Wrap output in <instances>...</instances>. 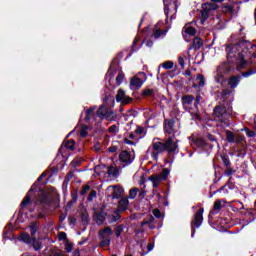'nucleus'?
I'll return each mask as SVG.
<instances>
[{
  "instance_id": "obj_13",
  "label": "nucleus",
  "mask_w": 256,
  "mask_h": 256,
  "mask_svg": "<svg viewBox=\"0 0 256 256\" xmlns=\"http://www.w3.org/2000/svg\"><path fill=\"white\" fill-rule=\"evenodd\" d=\"M143 87V80H141L139 77L134 76L130 81V88L132 90L135 89H141Z\"/></svg>"
},
{
  "instance_id": "obj_7",
  "label": "nucleus",
  "mask_w": 256,
  "mask_h": 256,
  "mask_svg": "<svg viewBox=\"0 0 256 256\" xmlns=\"http://www.w3.org/2000/svg\"><path fill=\"white\" fill-rule=\"evenodd\" d=\"M119 160L123 165H131L135 160V153L124 150L119 154Z\"/></svg>"
},
{
  "instance_id": "obj_35",
  "label": "nucleus",
  "mask_w": 256,
  "mask_h": 256,
  "mask_svg": "<svg viewBox=\"0 0 256 256\" xmlns=\"http://www.w3.org/2000/svg\"><path fill=\"white\" fill-rule=\"evenodd\" d=\"M125 79V74L123 72H120L116 77V83L117 85H121L123 83V80Z\"/></svg>"
},
{
  "instance_id": "obj_47",
  "label": "nucleus",
  "mask_w": 256,
  "mask_h": 256,
  "mask_svg": "<svg viewBox=\"0 0 256 256\" xmlns=\"http://www.w3.org/2000/svg\"><path fill=\"white\" fill-rule=\"evenodd\" d=\"M108 131H109V133L115 134L119 131V128H117V125H112L109 127Z\"/></svg>"
},
{
  "instance_id": "obj_29",
  "label": "nucleus",
  "mask_w": 256,
  "mask_h": 256,
  "mask_svg": "<svg viewBox=\"0 0 256 256\" xmlns=\"http://www.w3.org/2000/svg\"><path fill=\"white\" fill-rule=\"evenodd\" d=\"M235 134L230 130H226V139L228 143H235Z\"/></svg>"
},
{
  "instance_id": "obj_57",
  "label": "nucleus",
  "mask_w": 256,
  "mask_h": 256,
  "mask_svg": "<svg viewBox=\"0 0 256 256\" xmlns=\"http://www.w3.org/2000/svg\"><path fill=\"white\" fill-rule=\"evenodd\" d=\"M253 73H255V72H253V70H249L247 72H243L242 73V77H250V75H253Z\"/></svg>"
},
{
  "instance_id": "obj_46",
  "label": "nucleus",
  "mask_w": 256,
  "mask_h": 256,
  "mask_svg": "<svg viewBox=\"0 0 256 256\" xmlns=\"http://www.w3.org/2000/svg\"><path fill=\"white\" fill-rule=\"evenodd\" d=\"M97 197V192L95 190H92L88 196V201H93Z\"/></svg>"
},
{
  "instance_id": "obj_52",
  "label": "nucleus",
  "mask_w": 256,
  "mask_h": 256,
  "mask_svg": "<svg viewBox=\"0 0 256 256\" xmlns=\"http://www.w3.org/2000/svg\"><path fill=\"white\" fill-rule=\"evenodd\" d=\"M87 135V126H82L80 130V136L85 137Z\"/></svg>"
},
{
  "instance_id": "obj_14",
  "label": "nucleus",
  "mask_w": 256,
  "mask_h": 256,
  "mask_svg": "<svg viewBox=\"0 0 256 256\" xmlns=\"http://www.w3.org/2000/svg\"><path fill=\"white\" fill-rule=\"evenodd\" d=\"M164 129L166 133L171 135L175 131V121L174 120H165L164 122Z\"/></svg>"
},
{
  "instance_id": "obj_5",
  "label": "nucleus",
  "mask_w": 256,
  "mask_h": 256,
  "mask_svg": "<svg viewBox=\"0 0 256 256\" xmlns=\"http://www.w3.org/2000/svg\"><path fill=\"white\" fill-rule=\"evenodd\" d=\"M169 177V169L164 168L159 174H154L149 177V181L152 183V187L155 189L163 183V181H167Z\"/></svg>"
},
{
  "instance_id": "obj_40",
  "label": "nucleus",
  "mask_w": 256,
  "mask_h": 256,
  "mask_svg": "<svg viewBox=\"0 0 256 256\" xmlns=\"http://www.w3.org/2000/svg\"><path fill=\"white\" fill-rule=\"evenodd\" d=\"M222 161H223L225 167H231V161L229 160V157L222 156Z\"/></svg>"
},
{
  "instance_id": "obj_56",
  "label": "nucleus",
  "mask_w": 256,
  "mask_h": 256,
  "mask_svg": "<svg viewBox=\"0 0 256 256\" xmlns=\"http://www.w3.org/2000/svg\"><path fill=\"white\" fill-rule=\"evenodd\" d=\"M155 221V218L153 216L149 217V221H143L141 225H147L149 223H153Z\"/></svg>"
},
{
  "instance_id": "obj_58",
  "label": "nucleus",
  "mask_w": 256,
  "mask_h": 256,
  "mask_svg": "<svg viewBox=\"0 0 256 256\" xmlns=\"http://www.w3.org/2000/svg\"><path fill=\"white\" fill-rule=\"evenodd\" d=\"M153 215L159 219V217H161V211H159V209H155L153 210Z\"/></svg>"
},
{
  "instance_id": "obj_53",
  "label": "nucleus",
  "mask_w": 256,
  "mask_h": 256,
  "mask_svg": "<svg viewBox=\"0 0 256 256\" xmlns=\"http://www.w3.org/2000/svg\"><path fill=\"white\" fill-rule=\"evenodd\" d=\"M65 250L67 253H71V251H73V244L66 243Z\"/></svg>"
},
{
  "instance_id": "obj_28",
  "label": "nucleus",
  "mask_w": 256,
  "mask_h": 256,
  "mask_svg": "<svg viewBox=\"0 0 256 256\" xmlns=\"http://www.w3.org/2000/svg\"><path fill=\"white\" fill-rule=\"evenodd\" d=\"M203 7L206 8V10H208L210 13H211V11H215V10L219 9V5H217L215 3H209V2L205 3L203 5Z\"/></svg>"
},
{
  "instance_id": "obj_24",
  "label": "nucleus",
  "mask_w": 256,
  "mask_h": 256,
  "mask_svg": "<svg viewBox=\"0 0 256 256\" xmlns=\"http://www.w3.org/2000/svg\"><path fill=\"white\" fill-rule=\"evenodd\" d=\"M194 100L195 97H193L192 95H186L182 98V103L185 107H187V105H191V103H193Z\"/></svg>"
},
{
  "instance_id": "obj_60",
  "label": "nucleus",
  "mask_w": 256,
  "mask_h": 256,
  "mask_svg": "<svg viewBox=\"0 0 256 256\" xmlns=\"http://www.w3.org/2000/svg\"><path fill=\"white\" fill-rule=\"evenodd\" d=\"M72 256H81V252L79 250H74Z\"/></svg>"
},
{
  "instance_id": "obj_18",
  "label": "nucleus",
  "mask_w": 256,
  "mask_h": 256,
  "mask_svg": "<svg viewBox=\"0 0 256 256\" xmlns=\"http://www.w3.org/2000/svg\"><path fill=\"white\" fill-rule=\"evenodd\" d=\"M127 207H129V199L127 198H122L119 203H118V209L117 211H119L121 213V211H125V209H127Z\"/></svg>"
},
{
  "instance_id": "obj_48",
  "label": "nucleus",
  "mask_w": 256,
  "mask_h": 256,
  "mask_svg": "<svg viewBox=\"0 0 256 256\" xmlns=\"http://www.w3.org/2000/svg\"><path fill=\"white\" fill-rule=\"evenodd\" d=\"M244 131H246L247 137H255L256 136V133L249 130V128H244Z\"/></svg>"
},
{
  "instance_id": "obj_26",
  "label": "nucleus",
  "mask_w": 256,
  "mask_h": 256,
  "mask_svg": "<svg viewBox=\"0 0 256 256\" xmlns=\"http://www.w3.org/2000/svg\"><path fill=\"white\" fill-rule=\"evenodd\" d=\"M127 97L125 94V91L123 89H119L118 93L116 95V101L117 103H122V101Z\"/></svg>"
},
{
  "instance_id": "obj_64",
  "label": "nucleus",
  "mask_w": 256,
  "mask_h": 256,
  "mask_svg": "<svg viewBox=\"0 0 256 256\" xmlns=\"http://www.w3.org/2000/svg\"><path fill=\"white\" fill-rule=\"evenodd\" d=\"M152 45H153V41L148 40V41L146 42V46H147V47H151Z\"/></svg>"
},
{
  "instance_id": "obj_37",
  "label": "nucleus",
  "mask_w": 256,
  "mask_h": 256,
  "mask_svg": "<svg viewBox=\"0 0 256 256\" xmlns=\"http://www.w3.org/2000/svg\"><path fill=\"white\" fill-rule=\"evenodd\" d=\"M108 175L109 177H115V175H117V168L110 166L108 168Z\"/></svg>"
},
{
  "instance_id": "obj_49",
  "label": "nucleus",
  "mask_w": 256,
  "mask_h": 256,
  "mask_svg": "<svg viewBox=\"0 0 256 256\" xmlns=\"http://www.w3.org/2000/svg\"><path fill=\"white\" fill-rule=\"evenodd\" d=\"M131 101H133V99H131V97L126 96L123 100H122V105H129V103H131Z\"/></svg>"
},
{
  "instance_id": "obj_1",
  "label": "nucleus",
  "mask_w": 256,
  "mask_h": 256,
  "mask_svg": "<svg viewBox=\"0 0 256 256\" xmlns=\"http://www.w3.org/2000/svg\"><path fill=\"white\" fill-rule=\"evenodd\" d=\"M249 43L239 42L237 44H230L226 47L227 59H234L236 61L239 69H243L245 65L253 63L255 59V53L251 54L249 51Z\"/></svg>"
},
{
  "instance_id": "obj_31",
  "label": "nucleus",
  "mask_w": 256,
  "mask_h": 256,
  "mask_svg": "<svg viewBox=\"0 0 256 256\" xmlns=\"http://www.w3.org/2000/svg\"><path fill=\"white\" fill-rule=\"evenodd\" d=\"M20 239H21V241H24V243H31V241H32L31 236H29V234H27V233L21 234Z\"/></svg>"
},
{
  "instance_id": "obj_4",
  "label": "nucleus",
  "mask_w": 256,
  "mask_h": 256,
  "mask_svg": "<svg viewBox=\"0 0 256 256\" xmlns=\"http://www.w3.org/2000/svg\"><path fill=\"white\" fill-rule=\"evenodd\" d=\"M164 143V149L168 155L179 153V140L175 136H170Z\"/></svg>"
},
{
  "instance_id": "obj_20",
  "label": "nucleus",
  "mask_w": 256,
  "mask_h": 256,
  "mask_svg": "<svg viewBox=\"0 0 256 256\" xmlns=\"http://www.w3.org/2000/svg\"><path fill=\"white\" fill-rule=\"evenodd\" d=\"M209 15H211V12L209 10H206L203 6V10L201 11V16H200V23L201 25H205V21L209 19Z\"/></svg>"
},
{
  "instance_id": "obj_23",
  "label": "nucleus",
  "mask_w": 256,
  "mask_h": 256,
  "mask_svg": "<svg viewBox=\"0 0 256 256\" xmlns=\"http://www.w3.org/2000/svg\"><path fill=\"white\" fill-rule=\"evenodd\" d=\"M200 47H203V40L201 38H194L192 46L189 49L198 50Z\"/></svg>"
},
{
  "instance_id": "obj_61",
  "label": "nucleus",
  "mask_w": 256,
  "mask_h": 256,
  "mask_svg": "<svg viewBox=\"0 0 256 256\" xmlns=\"http://www.w3.org/2000/svg\"><path fill=\"white\" fill-rule=\"evenodd\" d=\"M115 151H117V147H110L109 148L110 153H115Z\"/></svg>"
},
{
  "instance_id": "obj_42",
  "label": "nucleus",
  "mask_w": 256,
  "mask_h": 256,
  "mask_svg": "<svg viewBox=\"0 0 256 256\" xmlns=\"http://www.w3.org/2000/svg\"><path fill=\"white\" fill-rule=\"evenodd\" d=\"M142 95H143V97H151V96H153V90H151V89H146V90H144V91L142 92Z\"/></svg>"
},
{
  "instance_id": "obj_63",
  "label": "nucleus",
  "mask_w": 256,
  "mask_h": 256,
  "mask_svg": "<svg viewBox=\"0 0 256 256\" xmlns=\"http://www.w3.org/2000/svg\"><path fill=\"white\" fill-rule=\"evenodd\" d=\"M136 133H139V135H141V133H143V128L138 127V128L136 129Z\"/></svg>"
},
{
  "instance_id": "obj_59",
  "label": "nucleus",
  "mask_w": 256,
  "mask_h": 256,
  "mask_svg": "<svg viewBox=\"0 0 256 256\" xmlns=\"http://www.w3.org/2000/svg\"><path fill=\"white\" fill-rule=\"evenodd\" d=\"M89 189H91V187H89V185L84 186L82 189V193H87V191H89Z\"/></svg>"
},
{
  "instance_id": "obj_17",
  "label": "nucleus",
  "mask_w": 256,
  "mask_h": 256,
  "mask_svg": "<svg viewBox=\"0 0 256 256\" xmlns=\"http://www.w3.org/2000/svg\"><path fill=\"white\" fill-rule=\"evenodd\" d=\"M167 34V30H161L159 26H155L153 29V37L154 39H159V37H163V35Z\"/></svg>"
},
{
  "instance_id": "obj_3",
  "label": "nucleus",
  "mask_w": 256,
  "mask_h": 256,
  "mask_svg": "<svg viewBox=\"0 0 256 256\" xmlns=\"http://www.w3.org/2000/svg\"><path fill=\"white\" fill-rule=\"evenodd\" d=\"M165 151V144L154 139L151 146L148 148L147 153H150L153 161H159V155H163Z\"/></svg>"
},
{
  "instance_id": "obj_33",
  "label": "nucleus",
  "mask_w": 256,
  "mask_h": 256,
  "mask_svg": "<svg viewBox=\"0 0 256 256\" xmlns=\"http://www.w3.org/2000/svg\"><path fill=\"white\" fill-rule=\"evenodd\" d=\"M40 203L44 204V205H49L51 203V198H49V196L44 195L42 197H40Z\"/></svg>"
},
{
  "instance_id": "obj_10",
  "label": "nucleus",
  "mask_w": 256,
  "mask_h": 256,
  "mask_svg": "<svg viewBox=\"0 0 256 256\" xmlns=\"http://www.w3.org/2000/svg\"><path fill=\"white\" fill-rule=\"evenodd\" d=\"M235 5H237V3L235 2L231 4H224L222 6V13L224 15H230L231 17H233V15H235Z\"/></svg>"
},
{
  "instance_id": "obj_62",
  "label": "nucleus",
  "mask_w": 256,
  "mask_h": 256,
  "mask_svg": "<svg viewBox=\"0 0 256 256\" xmlns=\"http://www.w3.org/2000/svg\"><path fill=\"white\" fill-rule=\"evenodd\" d=\"M124 142L126 143V145H133V141L129 139H125Z\"/></svg>"
},
{
  "instance_id": "obj_19",
  "label": "nucleus",
  "mask_w": 256,
  "mask_h": 256,
  "mask_svg": "<svg viewBox=\"0 0 256 256\" xmlns=\"http://www.w3.org/2000/svg\"><path fill=\"white\" fill-rule=\"evenodd\" d=\"M63 149H69L70 151H73L75 149V140H68L64 145L60 147L59 153H61Z\"/></svg>"
},
{
  "instance_id": "obj_44",
  "label": "nucleus",
  "mask_w": 256,
  "mask_h": 256,
  "mask_svg": "<svg viewBox=\"0 0 256 256\" xmlns=\"http://www.w3.org/2000/svg\"><path fill=\"white\" fill-rule=\"evenodd\" d=\"M121 233H123V226H118V227H116V229H115V235H116V237H120V236H121Z\"/></svg>"
},
{
  "instance_id": "obj_51",
  "label": "nucleus",
  "mask_w": 256,
  "mask_h": 256,
  "mask_svg": "<svg viewBox=\"0 0 256 256\" xmlns=\"http://www.w3.org/2000/svg\"><path fill=\"white\" fill-rule=\"evenodd\" d=\"M30 233H31L32 239H34L35 234L37 233V226H31L30 227Z\"/></svg>"
},
{
  "instance_id": "obj_32",
  "label": "nucleus",
  "mask_w": 256,
  "mask_h": 256,
  "mask_svg": "<svg viewBox=\"0 0 256 256\" xmlns=\"http://www.w3.org/2000/svg\"><path fill=\"white\" fill-rule=\"evenodd\" d=\"M137 193H139L138 188H133L129 191V199H135L137 197Z\"/></svg>"
},
{
  "instance_id": "obj_21",
  "label": "nucleus",
  "mask_w": 256,
  "mask_h": 256,
  "mask_svg": "<svg viewBox=\"0 0 256 256\" xmlns=\"http://www.w3.org/2000/svg\"><path fill=\"white\" fill-rule=\"evenodd\" d=\"M33 190L30 189V191L27 193V195L25 196V198L22 200L21 202V208L22 209H25V207H27L28 205L31 204V192Z\"/></svg>"
},
{
  "instance_id": "obj_34",
  "label": "nucleus",
  "mask_w": 256,
  "mask_h": 256,
  "mask_svg": "<svg viewBox=\"0 0 256 256\" xmlns=\"http://www.w3.org/2000/svg\"><path fill=\"white\" fill-rule=\"evenodd\" d=\"M35 251H39V249H41V242L36 241L35 238H32L31 242Z\"/></svg>"
},
{
  "instance_id": "obj_55",
  "label": "nucleus",
  "mask_w": 256,
  "mask_h": 256,
  "mask_svg": "<svg viewBox=\"0 0 256 256\" xmlns=\"http://www.w3.org/2000/svg\"><path fill=\"white\" fill-rule=\"evenodd\" d=\"M225 175H227L228 177L233 175V168H230V166H228L226 168Z\"/></svg>"
},
{
  "instance_id": "obj_39",
  "label": "nucleus",
  "mask_w": 256,
  "mask_h": 256,
  "mask_svg": "<svg viewBox=\"0 0 256 256\" xmlns=\"http://www.w3.org/2000/svg\"><path fill=\"white\" fill-rule=\"evenodd\" d=\"M162 67L164 69H173V62L172 61H166L162 64Z\"/></svg>"
},
{
  "instance_id": "obj_8",
  "label": "nucleus",
  "mask_w": 256,
  "mask_h": 256,
  "mask_svg": "<svg viewBox=\"0 0 256 256\" xmlns=\"http://www.w3.org/2000/svg\"><path fill=\"white\" fill-rule=\"evenodd\" d=\"M107 191L109 193H112L109 195V197H112V199H121L123 197V194L125 193V190H123V187L121 186H109L107 188Z\"/></svg>"
},
{
  "instance_id": "obj_41",
  "label": "nucleus",
  "mask_w": 256,
  "mask_h": 256,
  "mask_svg": "<svg viewBox=\"0 0 256 256\" xmlns=\"http://www.w3.org/2000/svg\"><path fill=\"white\" fill-rule=\"evenodd\" d=\"M137 43H139V37H136L133 41V45H132V49L134 51H137V49H139L141 46L137 45Z\"/></svg>"
},
{
  "instance_id": "obj_9",
  "label": "nucleus",
  "mask_w": 256,
  "mask_h": 256,
  "mask_svg": "<svg viewBox=\"0 0 256 256\" xmlns=\"http://www.w3.org/2000/svg\"><path fill=\"white\" fill-rule=\"evenodd\" d=\"M203 208H200L195 216H194V221L191 222V226L193 231H195V227H201L202 223H203Z\"/></svg>"
},
{
  "instance_id": "obj_30",
  "label": "nucleus",
  "mask_w": 256,
  "mask_h": 256,
  "mask_svg": "<svg viewBox=\"0 0 256 256\" xmlns=\"http://www.w3.org/2000/svg\"><path fill=\"white\" fill-rule=\"evenodd\" d=\"M196 82L199 87H205V77L203 75L199 74L196 77Z\"/></svg>"
},
{
  "instance_id": "obj_27",
  "label": "nucleus",
  "mask_w": 256,
  "mask_h": 256,
  "mask_svg": "<svg viewBox=\"0 0 256 256\" xmlns=\"http://www.w3.org/2000/svg\"><path fill=\"white\" fill-rule=\"evenodd\" d=\"M104 119H107V121H115L117 119V113L113 112V110L108 109Z\"/></svg>"
},
{
  "instance_id": "obj_38",
  "label": "nucleus",
  "mask_w": 256,
  "mask_h": 256,
  "mask_svg": "<svg viewBox=\"0 0 256 256\" xmlns=\"http://www.w3.org/2000/svg\"><path fill=\"white\" fill-rule=\"evenodd\" d=\"M93 115H94L93 108L88 109L86 111V117H85L86 121H89V119H91V117H93Z\"/></svg>"
},
{
  "instance_id": "obj_22",
  "label": "nucleus",
  "mask_w": 256,
  "mask_h": 256,
  "mask_svg": "<svg viewBox=\"0 0 256 256\" xmlns=\"http://www.w3.org/2000/svg\"><path fill=\"white\" fill-rule=\"evenodd\" d=\"M223 207H225V201L224 200H216L214 202L213 211L218 213L221 211V209H223Z\"/></svg>"
},
{
  "instance_id": "obj_11",
  "label": "nucleus",
  "mask_w": 256,
  "mask_h": 256,
  "mask_svg": "<svg viewBox=\"0 0 256 256\" xmlns=\"http://www.w3.org/2000/svg\"><path fill=\"white\" fill-rule=\"evenodd\" d=\"M105 219H107V213L103 211H95L94 213V221L97 225H103L105 223Z\"/></svg>"
},
{
  "instance_id": "obj_43",
  "label": "nucleus",
  "mask_w": 256,
  "mask_h": 256,
  "mask_svg": "<svg viewBox=\"0 0 256 256\" xmlns=\"http://www.w3.org/2000/svg\"><path fill=\"white\" fill-rule=\"evenodd\" d=\"M195 143L197 147H203L205 145V140L203 138H197Z\"/></svg>"
},
{
  "instance_id": "obj_25",
  "label": "nucleus",
  "mask_w": 256,
  "mask_h": 256,
  "mask_svg": "<svg viewBox=\"0 0 256 256\" xmlns=\"http://www.w3.org/2000/svg\"><path fill=\"white\" fill-rule=\"evenodd\" d=\"M107 111H109V109H107L105 106H101L97 111L98 117H100V119H105L107 116Z\"/></svg>"
},
{
  "instance_id": "obj_12",
  "label": "nucleus",
  "mask_w": 256,
  "mask_h": 256,
  "mask_svg": "<svg viewBox=\"0 0 256 256\" xmlns=\"http://www.w3.org/2000/svg\"><path fill=\"white\" fill-rule=\"evenodd\" d=\"M196 33H197V30L194 27L189 25L184 26L182 29L183 37H194Z\"/></svg>"
},
{
  "instance_id": "obj_16",
  "label": "nucleus",
  "mask_w": 256,
  "mask_h": 256,
  "mask_svg": "<svg viewBox=\"0 0 256 256\" xmlns=\"http://www.w3.org/2000/svg\"><path fill=\"white\" fill-rule=\"evenodd\" d=\"M121 219V212L116 210L113 214L107 216L108 223H117Z\"/></svg>"
},
{
  "instance_id": "obj_50",
  "label": "nucleus",
  "mask_w": 256,
  "mask_h": 256,
  "mask_svg": "<svg viewBox=\"0 0 256 256\" xmlns=\"http://www.w3.org/2000/svg\"><path fill=\"white\" fill-rule=\"evenodd\" d=\"M232 93H233V91L230 90V89H224V90H222V95H223V97H229V95H231Z\"/></svg>"
},
{
  "instance_id": "obj_15",
  "label": "nucleus",
  "mask_w": 256,
  "mask_h": 256,
  "mask_svg": "<svg viewBox=\"0 0 256 256\" xmlns=\"http://www.w3.org/2000/svg\"><path fill=\"white\" fill-rule=\"evenodd\" d=\"M239 83H241V76H239V75L230 77V79L228 81V85H229L230 89H236V87H237V85H239Z\"/></svg>"
},
{
  "instance_id": "obj_54",
  "label": "nucleus",
  "mask_w": 256,
  "mask_h": 256,
  "mask_svg": "<svg viewBox=\"0 0 256 256\" xmlns=\"http://www.w3.org/2000/svg\"><path fill=\"white\" fill-rule=\"evenodd\" d=\"M58 238L60 241H65V239H67V234L65 232H60Z\"/></svg>"
},
{
  "instance_id": "obj_36",
  "label": "nucleus",
  "mask_w": 256,
  "mask_h": 256,
  "mask_svg": "<svg viewBox=\"0 0 256 256\" xmlns=\"http://www.w3.org/2000/svg\"><path fill=\"white\" fill-rule=\"evenodd\" d=\"M243 141H245V136L241 135V134H237L235 137L234 142L239 145L240 143H243Z\"/></svg>"
},
{
  "instance_id": "obj_2",
  "label": "nucleus",
  "mask_w": 256,
  "mask_h": 256,
  "mask_svg": "<svg viewBox=\"0 0 256 256\" xmlns=\"http://www.w3.org/2000/svg\"><path fill=\"white\" fill-rule=\"evenodd\" d=\"M214 116L220 123H223L226 127L231 125L229 119L231 118V113L227 112V108L225 106H216L214 108Z\"/></svg>"
},
{
  "instance_id": "obj_6",
  "label": "nucleus",
  "mask_w": 256,
  "mask_h": 256,
  "mask_svg": "<svg viewBox=\"0 0 256 256\" xmlns=\"http://www.w3.org/2000/svg\"><path fill=\"white\" fill-rule=\"evenodd\" d=\"M111 235H113V230L111 227H105L99 231V237L101 239V247H109L111 245Z\"/></svg>"
},
{
  "instance_id": "obj_45",
  "label": "nucleus",
  "mask_w": 256,
  "mask_h": 256,
  "mask_svg": "<svg viewBox=\"0 0 256 256\" xmlns=\"http://www.w3.org/2000/svg\"><path fill=\"white\" fill-rule=\"evenodd\" d=\"M178 64L180 65L181 69H185V59L182 56L178 57Z\"/></svg>"
}]
</instances>
